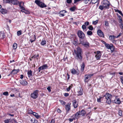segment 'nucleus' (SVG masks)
I'll list each match as a JSON object with an SVG mask.
<instances>
[{"mask_svg":"<svg viewBox=\"0 0 123 123\" xmlns=\"http://www.w3.org/2000/svg\"><path fill=\"white\" fill-rule=\"evenodd\" d=\"M82 51L80 47H78L76 49L74 50L73 55L75 58L81 61L82 58Z\"/></svg>","mask_w":123,"mask_h":123,"instance_id":"1","label":"nucleus"},{"mask_svg":"<svg viewBox=\"0 0 123 123\" xmlns=\"http://www.w3.org/2000/svg\"><path fill=\"white\" fill-rule=\"evenodd\" d=\"M102 4L103 5V7L105 9H108L110 7V3L107 0H104L102 2Z\"/></svg>","mask_w":123,"mask_h":123,"instance_id":"2","label":"nucleus"},{"mask_svg":"<svg viewBox=\"0 0 123 123\" xmlns=\"http://www.w3.org/2000/svg\"><path fill=\"white\" fill-rule=\"evenodd\" d=\"M35 2L37 5L42 8L46 7H47L46 5L39 0H35Z\"/></svg>","mask_w":123,"mask_h":123,"instance_id":"3","label":"nucleus"},{"mask_svg":"<svg viewBox=\"0 0 123 123\" xmlns=\"http://www.w3.org/2000/svg\"><path fill=\"white\" fill-rule=\"evenodd\" d=\"M38 92L39 91L38 90H36L34 91L31 94V97L34 99L37 98L38 96Z\"/></svg>","mask_w":123,"mask_h":123,"instance_id":"4","label":"nucleus"},{"mask_svg":"<svg viewBox=\"0 0 123 123\" xmlns=\"http://www.w3.org/2000/svg\"><path fill=\"white\" fill-rule=\"evenodd\" d=\"M93 74H88L85 75L84 82H88L90 80L91 76H93Z\"/></svg>","mask_w":123,"mask_h":123,"instance_id":"5","label":"nucleus"},{"mask_svg":"<svg viewBox=\"0 0 123 123\" xmlns=\"http://www.w3.org/2000/svg\"><path fill=\"white\" fill-rule=\"evenodd\" d=\"M77 35L79 38L81 39H84L85 37L84 33L80 31L79 30L78 31Z\"/></svg>","mask_w":123,"mask_h":123,"instance_id":"6","label":"nucleus"},{"mask_svg":"<svg viewBox=\"0 0 123 123\" xmlns=\"http://www.w3.org/2000/svg\"><path fill=\"white\" fill-rule=\"evenodd\" d=\"M80 43L85 47H89L90 46L89 43L87 42L86 41L84 40L83 41H82L81 40H80Z\"/></svg>","mask_w":123,"mask_h":123,"instance_id":"7","label":"nucleus"},{"mask_svg":"<svg viewBox=\"0 0 123 123\" xmlns=\"http://www.w3.org/2000/svg\"><path fill=\"white\" fill-rule=\"evenodd\" d=\"M106 44L105 46L107 49H110L112 51H113L114 50V48L113 47V45L112 44H109L107 43Z\"/></svg>","mask_w":123,"mask_h":123,"instance_id":"8","label":"nucleus"},{"mask_svg":"<svg viewBox=\"0 0 123 123\" xmlns=\"http://www.w3.org/2000/svg\"><path fill=\"white\" fill-rule=\"evenodd\" d=\"M19 6L20 7V9H22L21 10V11L22 12H25L24 11L25 9L24 7H23V5L24 4V3L22 1H21L19 2Z\"/></svg>","mask_w":123,"mask_h":123,"instance_id":"9","label":"nucleus"},{"mask_svg":"<svg viewBox=\"0 0 123 123\" xmlns=\"http://www.w3.org/2000/svg\"><path fill=\"white\" fill-rule=\"evenodd\" d=\"M48 66L46 64L43 65V66H41L38 68L39 72H40V70H41L46 69H48Z\"/></svg>","mask_w":123,"mask_h":123,"instance_id":"10","label":"nucleus"},{"mask_svg":"<svg viewBox=\"0 0 123 123\" xmlns=\"http://www.w3.org/2000/svg\"><path fill=\"white\" fill-rule=\"evenodd\" d=\"M96 54L95 57L97 59V60H98L100 58L101 55V52L100 51H98L96 52H95V53Z\"/></svg>","mask_w":123,"mask_h":123,"instance_id":"11","label":"nucleus"},{"mask_svg":"<svg viewBox=\"0 0 123 123\" xmlns=\"http://www.w3.org/2000/svg\"><path fill=\"white\" fill-rule=\"evenodd\" d=\"M117 98V97H116L115 98V99L113 100V101L114 103L119 105L121 103V101L120 100V98Z\"/></svg>","mask_w":123,"mask_h":123,"instance_id":"12","label":"nucleus"},{"mask_svg":"<svg viewBox=\"0 0 123 123\" xmlns=\"http://www.w3.org/2000/svg\"><path fill=\"white\" fill-rule=\"evenodd\" d=\"M97 33L98 34L100 37H104V33L102 31L100 30H98Z\"/></svg>","mask_w":123,"mask_h":123,"instance_id":"13","label":"nucleus"},{"mask_svg":"<svg viewBox=\"0 0 123 123\" xmlns=\"http://www.w3.org/2000/svg\"><path fill=\"white\" fill-rule=\"evenodd\" d=\"M70 105L71 104L68 103L65 105V109L67 113H68L70 109Z\"/></svg>","mask_w":123,"mask_h":123,"instance_id":"14","label":"nucleus"},{"mask_svg":"<svg viewBox=\"0 0 123 123\" xmlns=\"http://www.w3.org/2000/svg\"><path fill=\"white\" fill-rule=\"evenodd\" d=\"M71 73L73 74H76L78 75L79 74V71L77 70L76 71V70L74 68H73L71 70Z\"/></svg>","mask_w":123,"mask_h":123,"instance_id":"15","label":"nucleus"},{"mask_svg":"<svg viewBox=\"0 0 123 123\" xmlns=\"http://www.w3.org/2000/svg\"><path fill=\"white\" fill-rule=\"evenodd\" d=\"M27 74L30 79V80H32L31 79L32 78V71L31 70H28V71Z\"/></svg>","mask_w":123,"mask_h":123,"instance_id":"16","label":"nucleus"},{"mask_svg":"<svg viewBox=\"0 0 123 123\" xmlns=\"http://www.w3.org/2000/svg\"><path fill=\"white\" fill-rule=\"evenodd\" d=\"M66 12H67L65 10L61 11L59 13V16L60 17L64 16L65 15L64 14Z\"/></svg>","mask_w":123,"mask_h":123,"instance_id":"17","label":"nucleus"},{"mask_svg":"<svg viewBox=\"0 0 123 123\" xmlns=\"http://www.w3.org/2000/svg\"><path fill=\"white\" fill-rule=\"evenodd\" d=\"M80 115V112H77L76 113L73 115V117H74V119H75V118L77 119L79 117V116Z\"/></svg>","mask_w":123,"mask_h":123,"instance_id":"18","label":"nucleus"},{"mask_svg":"<svg viewBox=\"0 0 123 123\" xmlns=\"http://www.w3.org/2000/svg\"><path fill=\"white\" fill-rule=\"evenodd\" d=\"M73 105L74 108H76L77 107L78 103L76 100H74L73 101Z\"/></svg>","mask_w":123,"mask_h":123,"instance_id":"19","label":"nucleus"},{"mask_svg":"<svg viewBox=\"0 0 123 123\" xmlns=\"http://www.w3.org/2000/svg\"><path fill=\"white\" fill-rule=\"evenodd\" d=\"M104 96H105L106 99H111V98L112 95L111 94L108 93H107Z\"/></svg>","mask_w":123,"mask_h":123,"instance_id":"20","label":"nucleus"},{"mask_svg":"<svg viewBox=\"0 0 123 123\" xmlns=\"http://www.w3.org/2000/svg\"><path fill=\"white\" fill-rule=\"evenodd\" d=\"M20 83L21 84L24 86L27 85L28 84L27 82L24 80L20 81Z\"/></svg>","mask_w":123,"mask_h":123,"instance_id":"21","label":"nucleus"},{"mask_svg":"<svg viewBox=\"0 0 123 123\" xmlns=\"http://www.w3.org/2000/svg\"><path fill=\"white\" fill-rule=\"evenodd\" d=\"M11 3L14 5H17L19 3V1L17 0H12Z\"/></svg>","mask_w":123,"mask_h":123,"instance_id":"22","label":"nucleus"},{"mask_svg":"<svg viewBox=\"0 0 123 123\" xmlns=\"http://www.w3.org/2000/svg\"><path fill=\"white\" fill-rule=\"evenodd\" d=\"M118 22L120 23L119 25L120 28L122 29H123V22L122 19L119 20Z\"/></svg>","mask_w":123,"mask_h":123,"instance_id":"23","label":"nucleus"},{"mask_svg":"<svg viewBox=\"0 0 123 123\" xmlns=\"http://www.w3.org/2000/svg\"><path fill=\"white\" fill-rule=\"evenodd\" d=\"M0 12L3 14H5L7 13V10L5 9H2L0 10Z\"/></svg>","mask_w":123,"mask_h":123,"instance_id":"24","label":"nucleus"},{"mask_svg":"<svg viewBox=\"0 0 123 123\" xmlns=\"http://www.w3.org/2000/svg\"><path fill=\"white\" fill-rule=\"evenodd\" d=\"M18 72V70L16 69H14L11 72L10 74H14L17 73Z\"/></svg>","mask_w":123,"mask_h":123,"instance_id":"25","label":"nucleus"},{"mask_svg":"<svg viewBox=\"0 0 123 123\" xmlns=\"http://www.w3.org/2000/svg\"><path fill=\"white\" fill-rule=\"evenodd\" d=\"M80 112V115H82V116H84L86 114V112L83 110H82L80 111H79Z\"/></svg>","mask_w":123,"mask_h":123,"instance_id":"26","label":"nucleus"},{"mask_svg":"<svg viewBox=\"0 0 123 123\" xmlns=\"http://www.w3.org/2000/svg\"><path fill=\"white\" fill-rule=\"evenodd\" d=\"M33 114L37 119H38L40 117V116L38 115L37 113L35 112H34Z\"/></svg>","mask_w":123,"mask_h":123,"instance_id":"27","label":"nucleus"},{"mask_svg":"<svg viewBox=\"0 0 123 123\" xmlns=\"http://www.w3.org/2000/svg\"><path fill=\"white\" fill-rule=\"evenodd\" d=\"M115 38H116V37L113 35L110 36L109 37V40L111 41L114 39Z\"/></svg>","mask_w":123,"mask_h":123,"instance_id":"28","label":"nucleus"},{"mask_svg":"<svg viewBox=\"0 0 123 123\" xmlns=\"http://www.w3.org/2000/svg\"><path fill=\"white\" fill-rule=\"evenodd\" d=\"M85 67V64L84 62H82L81 66V71L83 72L84 70Z\"/></svg>","mask_w":123,"mask_h":123,"instance_id":"29","label":"nucleus"},{"mask_svg":"<svg viewBox=\"0 0 123 123\" xmlns=\"http://www.w3.org/2000/svg\"><path fill=\"white\" fill-rule=\"evenodd\" d=\"M17 44L16 43H14L12 46L13 49H16L17 47Z\"/></svg>","mask_w":123,"mask_h":123,"instance_id":"30","label":"nucleus"},{"mask_svg":"<svg viewBox=\"0 0 123 123\" xmlns=\"http://www.w3.org/2000/svg\"><path fill=\"white\" fill-rule=\"evenodd\" d=\"M97 2V0H91L90 4H94Z\"/></svg>","mask_w":123,"mask_h":123,"instance_id":"31","label":"nucleus"},{"mask_svg":"<svg viewBox=\"0 0 123 123\" xmlns=\"http://www.w3.org/2000/svg\"><path fill=\"white\" fill-rule=\"evenodd\" d=\"M76 9V8L75 6H73L70 8V10L72 12H74L75 11Z\"/></svg>","mask_w":123,"mask_h":123,"instance_id":"32","label":"nucleus"},{"mask_svg":"<svg viewBox=\"0 0 123 123\" xmlns=\"http://www.w3.org/2000/svg\"><path fill=\"white\" fill-rule=\"evenodd\" d=\"M39 56V55L38 54H37L36 55H34L31 57V58L33 59L34 58H36L37 59H38Z\"/></svg>","mask_w":123,"mask_h":123,"instance_id":"33","label":"nucleus"},{"mask_svg":"<svg viewBox=\"0 0 123 123\" xmlns=\"http://www.w3.org/2000/svg\"><path fill=\"white\" fill-rule=\"evenodd\" d=\"M83 90L82 88H80V90L78 92V95H81L83 94L82 92Z\"/></svg>","mask_w":123,"mask_h":123,"instance_id":"34","label":"nucleus"},{"mask_svg":"<svg viewBox=\"0 0 123 123\" xmlns=\"http://www.w3.org/2000/svg\"><path fill=\"white\" fill-rule=\"evenodd\" d=\"M115 12H117L120 15L122 16H123V15L121 11L119 10L118 9H115Z\"/></svg>","mask_w":123,"mask_h":123,"instance_id":"35","label":"nucleus"},{"mask_svg":"<svg viewBox=\"0 0 123 123\" xmlns=\"http://www.w3.org/2000/svg\"><path fill=\"white\" fill-rule=\"evenodd\" d=\"M87 34L88 35L91 36L92 34V32L91 31H88L87 32Z\"/></svg>","mask_w":123,"mask_h":123,"instance_id":"36","label":"nucleus"},{"mask_svg":"<svg viewBox=\"0 0 123 123\" xmlns=\"http://www.w3.org/2000/svg\"><path fill=\"white\" fill-rule=\"evenodd\" d=\"M4 3H11L12 0H3Z\"/></svg>","mask_w":123,"mask_h":123,"instance_id":"37","label":"nucleus"},{"mask_svg":"<svg viewBox=\"0 0 123 123\" xmlns=\"http://www.w3.org/2000/svg\"><path fill=\"white\" fill-rule=\"evenodd\" d=\"M59 101L62 105H65L66 104V102L62 100H59Z\"/></svg>","mask_w":123,"mask_h":123,"instance_id":"38","label":"nucleus"},{"mask_svg":"<svg viewBox=\"0 0 123 123\" xmlns=\"http://www.w3.org/2000/svg\"><path fill=\"white\" fill-rule=\"evenodd\" d=\"M22 34V31L21 30L18 31L17 32V35L18 36H19Z\"/></svg>","mask_w":123,"mask_h":123,"instance_id":"39","label":"nucleus"},{"mask_svg":"<svg viewBox=\"0 0 123 123\" xmlns=\"http://www.w3.org/2000/svg\"><path fill=\"white\" fill-rule=\"evenodd\" d=\"M91 114L92 113L91 112H90L89 113H88L87 114H86V116H87V117L89 118V119L90 118V116Z\"/></svg>","mask_w":123,"mask_h":123,"instance_id":"40","label":"nucleus"},{"mask_svg":"<svg viewBox=\"0 0 123 123\" xmlns=\"http://www.w3.org/2000/svg\"><path fill=\"white\" fill-rule=\"evenodd\" d=\"M46 41L45 40H43L41 41V44L42 45H44L46 44Z\"/></svg>","mask_w":123,"mask_h":123,"instance_id":"41","label":"nucleus"},{"mask_svg":"<svg viewBox=\"0 0 123 123\" xmlns=\"http://www.w3.org/2000/svg\"><path fill=\"white\" fill-rule=\"evenodd\" d=\"M88 28L90 30L92 31L93 30V28L92 25H90L88 27Z\"/></svg>","mask_w":123,"mask_h":123,"instance_id":"42","label":"nucleus"},{"mask_svg":"<svg viewBox=\"0 0 123 123\" xmlns=\"http://www.w3.org/2000/svg\"><path fill=\"white\" fill-rule=\"evenodd\" d=\"M99 8L101 10H102L104 8L103 6V5H100L99 7Z\"/></svg>","mask_w":123,"mask_h":123,"instance_id":"43","label":"nucleus"},{"mask_svg":"<svg viewBox=\"0 0 123 123\" xmlns=\"http://www.w3.org/2000/svg\"><path fill=\"white\" fill-rule=\"evenodd\" d=\"M102 98V97H100L99 98H98L97 99V101L98 102H101V99Z\"/></svg>","mask_w":123,"mask_h":123,"instance_id":"44","label":"nucleus"},{"mask_svg":"<svg viewBox=\"0 0 123 123\" xmlns=\"http://www.w3.org/2000/svg\"><path fill=\"white\" fill-rule=\"evenodd\" d=\"M36 39V37L35 36H34V38L32 40L31 39H30V41L31 42V43H32L33 42L35 41V39Z\"/></svg>","mask_w":123,"mask_h":123,"instance_id":"45","label":"nucleus"},{"mask_svg":"<svg viewBox=\"0 0 123 123\" xmlns=\"http://www.w3.org/2000/svg\"><path fill=\"white\" fill-rule=\"evenodd\" d=\"M111 99H107L106 101L107 103L108 104H110L111 103Z\"/></svg>","mask_w":123,"mask_h":123,"instance_id":"46","label":"nucleus"},{"mask_svg":"<svg viewBox=\"0 0 123 123\" xmlns=\"http://www.w3.org/2000/svg\"><path fill=\"white\" fill-rule=\"evenodd\" d=\"M86 56L87 59H88V57L90 56V54L89 53H86Z\"/></svg>","mask_w":123,"mask_h":123,"instance_id":"47","label":"nucleus"},{"mask_svg":"<svg viewBox=\"0 0 123 123\" xmlns=\"http://www.w3.org/2000/svg\"><path fill=\"white\" fill-rule=\"evenodd\" d=\"M3 94L5 96H8V93L7 92H5L3 93Z\"/></svg>","mask_w":123,"mask_h":123,"instance_id":"48","label":"nucleus"},{"mask_svg":"<svg viewBox=\"0 0 123 123\" xmlns=\"http://www.w3.org/2000/svg\"><path fill=\"white\" fill-rule=\"evenodd\" d=\"M105 25L107 26H109V24L108 22L107 21H105Z\"/></svg>","mask_w":123,"mask_h":123,"instance_id":"49","label":"nucleus"},{"mask_svg":"<svg viewBox=\"0 0 123 123\" xmlns=\"http://www.w3.org/2000/svg\"><path fill=\"white\" fill-rule=\"evenodd\" d=\"M118 114L120 116H122V111L121 110H119L118 112Z\"/></svg>","mask_w":123,"mask_h":123,"instance_id":"50","label":"nucleus"},{"mask_svg":"<svg viewBox=\"0 0 123 123\" xmlns=\"http://www.w3.org/2000/svg\"><path fill=\"white\" fill-rule=\"evenodd\" d=\"M82 28L83 30H85L86 28V26L85 25H82Z\"/></svg>","mask_w":123,"mask_h":123,"instance_id":"51","label":"nucleus"},{"mask_svg":"<svg viewBox=\"0 0 123 123\" xmlns=\"http://www.w3.org/2000/svg\"><path fill=\"white\" fill-rule=\"evenodd\" d=\"M98 20H96L95 21H93L92 22V24L94 25H96L98 23Z\"/></svg>","mask_w":123,"mask_h":123,"instance_id":"52","label":"nucleus"},{"mask_svg":"<svg viewBox=\"0 0 123 123\" xmlns=\"http://www.w3.org/2000/svg\"><path fill=\"white\" fill-rule=\"evenodd\" d=\"M10 121V119H7L5 120L4 122L5 123H8Z\"/></svg>","mask_w":123,"mask_h":123,"instance_id":"53","label":"nucleus"},{"mask_svg":"<svg viewBox=\"0 0 123 123\" xmlns=\"http://www.w3.org/2000/svg\"><path fill=\"white\" fill-rule=\"evenodd\" d=\"M82 0L83 1L84 3L85 4H87L88 3V2L90 1L89 0Z\"/></svg>","mask_w":123,"mask_h":123,"instance_id":"54","label":"nucleus"},{"mask_svg":"<svg viewBox=\"0 0 123 123\" xmlns=\"http://www.w3.org/2000/svg\"><path fill=\"white\" fill-rule=\"evenodd\" d=\"M120 79L121 82L122 84H123V76H121L120 77Z\"/></svg>","mask_w":123,"mask_h":123,"instance_id":"55","label":"nucleus"},{"mask_svg":"<svg viewBox=\"0 0 123 123\" xmlns=\"http://www.w3.org/2000/svg\"><path fill=\"white\" fill-rule=\"evenodd\" d=\"M71 86H69L67 88V91L68 92L70 90L71 88Z\"/></svg>","mask_w":123,"mask_h":123,"instance_id":"56","label":"nucleus"},{"mask_svg":"<svg viewBox=\"0 0 123 123\" xmlns=\"http://www.w3.org/2000/svg\"><path fill=\"white\" fill-rule=\"evenodd\" d=\"M117 15L118 17V18H119V20H121L122 19V17L120 16L118 13L117 14Z\"/></svg>","mask_w":123,"mask_h":123,"instance_id":"57","label":"nucleus"},{"mask_svg":"<svg viewBox=\"0 0 123 123\" xmlns=\"http://www.w3.org/2000/svg\"><path fill=\"white\" fill-rule=\"evenodd\" d=\"M56 111L58 113H61L62 112V111L59 108L57 109Z\"/></svg>","mask_w":123,"mask_h":123,"instance_id":"58","label":"nucleus"},{"mask_svg":"<svg viewBox=\"0 0 123 123\" xmlns=\"http://www.w3.org/2000/svg\"><path fill=\"white\" fill-rule=\"evenodd\" d=\"M72 0H67V2L68 4H70L72 2Z\"/></svg>","mask_w":123,"mask_h":123,"instance_id":"59","label":"nucleus"},{"mask_svg":"<svg viewBox=\"0 0 123 123\" xmlns=\"http://www.w3.org/2000/svg\"><path fill=\"white\" fill-rule=\"evenodd\" d=\"M111 21L112 23H115L116 22V21L114 19H111Z\"/></svg>","mask_w":123,"mask_h":123,"instance_id":"60","label":"nucleus"},{"mask_svg":"<svg viewBox=\"0 0 123 123\" xmlns=\"http://www.w3.org/2000/svg\"><path fill=\"white\" fill-rule=\"evenodd\" d=\"M47 89L48 91L49 92H50L51 91V90L50 89V86H48L47 88Z\"/></svg>","mask_w":123,"mask_h":123,"instance_id":"61","label":"nucleus"},{"mask_svg":"<svg viewBox=\"0 0 123 123\" xmlns=\"http://www.w3.org/2000/svg\"><path fill=\"white\" fill-rule=\"evenodd\" d=\"M89 24V23L88 21H86L85 23V25L86 26H87Z\"/></svg>","mask_w":123,"mask_h":123,"instance_id":"62","label":"nucleus"},{"mask_svg":"<svg viewBox=\"0 0 123 123\" xmlns=\"http://www.w3.org/2000/svg\"><path fill=\"white\" fill-rule=\"evenodd\" d=\"M122 35V33H120L119 35L117 36L116 37V38H118L119 37H120V36H121V35Z\"/></svg>","mask_w":123,"mask_h":123,"instance_id":"63","label":"nucleus"},{"mask_svg":"<svg viewBox=\"0 0 123 123\" xmlns=\"http://www.w3.org/2000/svg\"><path fill=\"white\" fill-rule=\"evenodd\" d=\"M33 112H33L31 110H30L29 111V113L33 114Z\"/></svg>","mask_w":123,"mask_h":123,"instance_id":"64","label":"nucleus"}]
</instances>
